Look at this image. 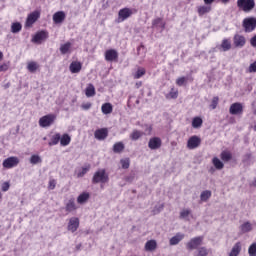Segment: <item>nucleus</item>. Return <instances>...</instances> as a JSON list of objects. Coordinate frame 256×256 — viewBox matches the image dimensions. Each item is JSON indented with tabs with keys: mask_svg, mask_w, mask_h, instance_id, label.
<instances>
[{
	"mask_svg": "<svg viewBox=\"0 0 256 256\" xmlns=\"http://www.w3.org/2000/svg\"><path fill=\"white\" fill-rule=\"evenodd\" d=\"M220 159L224 163H229V161H231V159H233V153H231V151H229V150H223L220 153Z\"/></svg>",
	"mask_w": 256,
	"mask_h": 256,
	"instance_id": "obj_20",
	"label": "nucleus"
},
{
	"mask_svg": "<svg viewBox=\"0 0 256 256\" xmlns=\"http://www.w3.org/2000/svg\"><path fill=\"white\" fill-rule=\"evenodd\" d=\"M144 133L139 130H133V132L130 134V139L132 141H138V139H141L143 137Z\"/></svg>",
	"mask_w": 256,
	"mask_h": 256,
	"instance_id": "obj_36",
	"label": "nucleus"
},
{
	"mask_svg": "<svg viewBox=\"0 0 256 256\" xmlns=\"http://www.w3.org/2000/svg\"><path fill=\"white\" fill-rule=\"evenodd\" d=\"M95 93V86L93 84H88V86L85 89L86 97H95Z\"/></svg>",
	"mask_w": 256,
	"mask_h": 256,
	"instance_id": "obj_31",
	"label": "nucleus"
},
{
	"mask_svg": "<svg viewBox=\"0 0 256 256\" xmlns=\"http://www.w3.org/2000/svg\"><path fill=\"white\" fill-rule=\"evenodd\" d=\"M94 137L98 141H104V139H107V137H109V130L107 128L97 129L94 132Z\"/></svg>",
	"mask_w": 256,
	"mask_h": 256,
	"instance_id": "obj_15",
	"label": "nucleus"
},
{
	"mask_svg": "<svg viewBox=\"0 0 256 256\" xmlns=\"http://www.w3.org/2000/svg\"><path fill=\"white\" fill-rule=\"evenodd\" d=\"M212 9L213 8L211 6L205 4L197 8V13L199 17H203V15H207V13H211Z\"/></svg>",
	"mask_w": 256,
	"mask_h": 256,
	"instance_id": "obj_19",
	"label": "nucleus"
},
{
	"mask_svg": "<svg viewBox=\"0 0 256 256\" xmlns=\"http://www.w3.org/2000/svg\"><path fill=\"white\" fill-rule=\"evenodd\" d=\"M9 70V64L3 63L0 65V73L8 71Z\"/></svg>",
	"mask_w": 256,
	"mask_h": 256,
	"instance_id": "obj_53",
	"label": "nucleus"
},
{
	"mask_svg": "<svg viewBox=\"0 0 256 256\" xmlns=\"http://www.w3.org/2000/svg\"><path fill=\"white\" fill-rule=\"evenodd\" d=\"M249 256H256V254H249Z\"/></svg>",
	"mask_w": 256,
	"mask_h": 256,
	"instance_id": "obj_64",
	"label": "nucleus"
},
{
	"mask_svg": "<svg viewBox=\"0 0 256 256\" xmlns=\"http://www.w3.org/2000/svg\"><path fill=\"white\" fill-rule=\"evenodd\" d=\"M221 49L225 51H230L231 49V40L224 38L221 43Z\"/></svg>",
	"mask_w": 256,
	"mask_h": 256,
	"instance_id": "obj_38",
	"label": "nucleus"
},
{
	"mask_svg": "<svg viewBox=\"0 0 256 256\" xmlns=\"http://www.w3.org/2000/svg\"><path fill=\"white\" fill-rule=\"evenodd\" d=\"M203 236H196L194 238H191L187 243H186V249L187 251H195V249H199L201 245H203Z\"/></svg>",
	"mask_w": 256,
	"mask_h": 256,
	"instance_id": "obj_4",
	"label": "nucleus"
},
{
	"mask_svg": "<svg viewBox=\"0 0 256 256\" xmlns=\"http://www.w3.org/2000/svg\"><path fill=\"white\" fill-rule=\"evenodd\" d=\"M55 119H57L55 114H47L39 119V125L43 128L51 127L55 123Z\"/></svg>",
	"mask_w": 256,
	"mask_h": 256,
	"instance_id": "obj_6",
	"label": "nucleus"
},
{
	"mask_svg": "<svg viewBox=\"0 0 256 256\" xmlns=\"http://www.w3.org/2000/svg\"><path fill=\"white\" fill-rule=\"evenodd\" d=\"M194 256H209V249H207L205 246H202L197 249V251L194 253Z\"/></svg>",
	"mask_w": 256,
	"mask_h": 256,
	"instance_id": "obj_33",
	"label": "nucleus"
},
{
	"mask_svg": "<svg viewBox=\"0 0 256 256\" xmlns=\"http://www.w3.org/2000/svg\"><path fill=\"white\" fill-rule=\"evenodd\" d=\"M248 254L256 255V243H253L252 245H250V247L248 248Z\"/></svg>",
	"mask_w": 256,
	"mask_h": 256,
	"instance_id": "obj_51",
	"label": "nucleus"
},
{
	"mask_svg": "<svg viewBox=\"0 0 256 256\" xmlns=\"http://www.w3.org/2000/svg\"><path fill=\"white\" fill-rule=\"evenodd\" d=\"M240 231L242 233H249V231H253V226L250 224V222H244L241 226H240Z\"/></svg>",
	"mask_w": 256,
	"mask_h": 256,
	"instance_id": "obj_35",
	"label": "nucleus"
},
{
	"mask_svg": "<svg viewBox=\"0 0 256 256\" xmlns=\"http://www.w3.org/2000/svg\"><path fill=\"white\" fill-rule=\"evenodd\" d=\"M137 13V9L135 8H122L118 12V23H123V21H127L131 15H135Z\"/></svg>",
	"mask_w": 256,
	"mask_h": 256,
	"instance_id": "obj_3",
	"label": "nucleus"
},
{
	"mask_svg": "<svg viewBox=\"0 0 256 256\" xmlns=\"http://www.w3.org/2000/svg\"><path fill=\"white\" fill-rule=\"evenodd\" d=\"M120 163L122 165V169H129V167L131 165V160H129V158L121 159Z\"/></svg>",
	"mask_w": 256,
	"mask_h": 256,
	"instance_id": "obj_45",
	"label": "nucleus"
},
{
	"mask_svg": "<svg viewBox=\"0 0 256 256\" xmlns=\"http://www.w3.org/2000/svg\"><path fill=\"white\" fill-rule=\"evenodd\" d=\"M166 23L163 21V18H156L152 21V27H160V29H165Z\"/></svg>",
	"mask_w": 256,
	"mask_h": 256,
	"instance_id": "obj_30",
	"label": "nucleus"
},
{
	"mask_svg": "<svg viewBox=\"0 0 256 256\" xmlns=\"http://www.w3.org/2000/svg\"><path fill=\"white\" fill-rule=\"evenodd\" d=\"M147 73V70L145 68L140 67L137 69V71L133 74L134 79H141L145 74Z\"/></svg>",
	"mask_w": 256,
	"mask_h": 256,
	"instance_id": "obj_40",
	"label": "nucleus"
},
{
	"mask_svg": "<svg viewBox=\"0 0 256 256\" xmlns=\"http://www.w3.org/2000/svg\"><path fill=\"white\" fill-rule=\"evenodd\" d=\"M65 211L67 213H72V211H77V205L75 204V198H71L65 205Z\"/></svg>",
	"mask_w": 256,
	"mask_h": 256,
	"instance_id": "obj_21",
	"label": "nucleus"
},
{
	"mask_svg": "<svg viewBox=\"0 0 256 256\" xmlns=\"http://www.w3.org/2000/svg\"><path fill=\"white\" fill-rule=\"evenodd\" d=\"M90 197L91 195L89 192H83L77 197V203H79V205H83V203H87V201H89Z\"/></svg>",
	"mask_w": 256,
	"mask_h": 256,
	"instance_id": "obj_25",
	"label": "nucleus"
},
{
	"mask_svg": "<svg viewBox=\"0 0 256 256\" xmlns=\"http://www.w3.org/2000/svg\"><path fill=\"white\" fill-rule=\"evenodd\" d=\"M101 111L104 115H110V113H113V105L109 102L104 103L101 107Z\"/></svg>",
	"mask_w": 256,
	"mask_h": 256,
	"instance_id": "obj_26",
	"label": "nucleus"
},
{
	"mask_svg": "<svg viewBox=\"0 0 256 256\" xmlns=\"http://www.w3.org/2000/svg\"><path fill=\"white\" fill-rule=\"evenodd\" d=\"M179 97V91L175 88H171L170 92L166 95V99H177Z\"/></svg>",
	"mask_w": 256,
	"mask_h": 256,
	"instance_id": "obj_41",
	"label": "nucleus"
},
{
	"mask_svg": "<svg viewBox=\"0 0 256 256\" xmlns=\"http://www.w3.org/2000/svg\"><path fill=\"white\" fill-rule=\"evenodd\" d=\"M185 239V234L177 233L174 237H172L169 241L170 245H179L181 241Z\"/></svg>",
	"mask_w": 256,
	"mask_h": 256,
	"instance_id": "obj_22",
	"label": "nucleus"
},
{
	"mask_svg": "<svg viewBox=\"0 0 256 256\" xmlns=\"http://www.w3.org/2000/svg\"><path fill=\"white\" fill-rule=\"evenodd\" d=\"M188 215H191V210L189 209H183L181 212H180V219H186V217Z\"/></svg>",
	"mask_w": 256,
	"mask_h": 256,
	"instance_id": "obj_49",
	"label": "nucleus"
},
{
	"mask_svg": "<svg viewBox=\"0 0 256 256\" xmlns=\"http://www.w3.org/2000/svg\"><path fill=\"white\" fill-rule=\"evenodd\" d=\"M230 115H243V104L240 102H235L230 105L229 108Z\"/></svg>",
	"mask_w": 256,
	"mask_h": 256,
	"instance_id": "obj_13",
	"label": "nucleus"
},
{
	"mask_svg": "<svg viewBox=\"0 0 256 256\" xmlns=\"http://www.w3.org/2000/svg\"><path fill=\"white\" fill-rule=\"evenodd\" d=\"M0 61H3V52L0 51Z\"/></svg>",
	"mask_w": 256,
	"mask_h": 256,
	"instance_id": "obj_61",
	"label": "nucleus"
},
{
	"mask_svg": "<svg viewBox=\"0 0 256 256\" xmlns=\"http://www.w3.org/2000/svg\"><path fill=\"white\" fill-rule=\"evenodd\" d=\"M79 225H80L79 218L72 217L69 219L67 229L71 233H75V231H77V229H79Z\"/></svg>",
	"mask_w": 256,
	"mask_h": 256,
	"instance_id": "obj_16",
	"label": "nucleus"
},
{
	"mask_svg": "<svg viewBox=\"0 0 256 256\" xmlns=\"http://www.w3.org/2000/svg\"><path fill=\"white\" fill-rule=\"evenodd\" d=\"M253 129H254V131L256 132V123H255V125L253 126Z\"/></svg>",
	"mask_w": 256,
	"mask_h": 256,
	"instance_id": "obj_62",
	"label": "nucleus"
},
{
	"mask_svg": "<svg viewBox=\"0 0 256 256\" xmlns=\"http://www.w3.org/2000/svg\"><path fill=\"white\" fill-rule=\"evenodd\" d=\"M205 5L211 6L215 3V0H203Z\"/></svg>",
	"mask_w": 256,
	"mask_h": 256,
	"instance_id": "obj_57",
	"label": "nucleus"
},
{
	"mask_svg": "<svg viewBox=\"0 0 256 256\" xmlns=\"http://www.w3.org/2000/svg\"><path fill=\"white\" fill-rule=\"evenodd\" d=\"M4 169H13V167H17L19 165V159L17 156H11L6 158L2 163Z\"/></svg>",
	"mask_w": 256,
	"mask_h": 256,
	"instance_id": "obj_10",
	"label": "nucleus"
},
{
	"mask_svg": "<svg viewBox=\"0 0 256 256\" xmlns=\"http://www.w3.org/2000/svg\"><path fill=\"white\" fill-rule=\"evenodd\" d=\"M65 17L66 15L63 11H58L53 14V22L55 23V25H59L63 23V21H65Z\"/></svg>",
	"mask_w": 256,
	"mask_h": 256,
	"instance_id": "obj_18",
	"label": "nucleus"
},
{
	"mask_svg": "<svg viewBox=\"0 0 256 256\" xmlns=\"http://www.w3.org/2000/svg\"><path fill=\"white\" fill-rule=\"evenodd\" d=\"M93 185H97V183H109V174L105 169H99L96 171L92 177Z\"/></svg>",
	"mask_w": 256,
	"mask_h": 256,
	"instance_id": "obj_1",
	"label": "nucleus"
},
{
	"mask_svg": "<svg viewBox=\"0 0 256 256\" xmlns=\"http://www.w3.org/2000/svg\"><path fill=\"white\" fill-rule=\"evenodd\" d=\"M157 249V241L155 240H149L145 244V251H155Z\"/></svg>",
	"mask_w": 256,
	"mask_h": 256,
	"instance_id": "obj_28",
	"label": "nucleus"
},
{
	"mask_svg": "<svg viewBox=\"0 0 256 256\" xmlns=\"http://www.w3.org/2000/svg\"><path fill=\"white\" fill-rule=\"evenodd\" d=\"M21 29H23V26L19 22L13 23L11 26V31L13 33H19V31H21Z\"/></svg>",
	"mask_w": 256,
	"mask_h": 256,
	"instance_id": "obj_44",
	"label": "nucleus"
},
{
	"mask_svg": "<svg viewBox=\"0 0 256 256\" xmlns=\"http://www.w3.org/2000/svg\"><path fill=\"white\" fill-rule=\"evenodd\" d=\"M105 61L117 63L119 61V52L115 49H108L104 53Z\"/></svg>",
	"mask_w": 256,
	"mask_h": 256,
	"instance_id": "obj_7",
	"label": "nucleus"
},
{
	"mask_svg": "<svg viewBox=\"0 0 256 256\" xmlns=\"http://www.w3.org/2000/svg\"><path fill=\"white\" fill-rule=\"evenodd\" d=\"M41 17L40 11H34L27 16L25 27H33L35 22Z\"/></svg>",
	"mask_w": 256,
	"mask_h": 256,
	"instance_id": "obj_11",
	"label": "nucleus"
},
{
	"mask_svg": "<svg viewBox=\"0 0 256 256\" xmlns=\"http://www.w3.org/2000/svg\"><path fill=\"white\" fill-rule=\"evenodd\" d=\"M253 185H254V187H256V179L254 180Z\"/></svg>",
	"mask_w": 256,
	"mask_h": 256,
	"instance_id": "obj_63",
	"label": "nucleus"
},
{
	"mask_svg": "<svg viewBox=\"0 0 256 256\" xmlns=\"http://www.w3.org/2000/svg\"><path fill=\"white\" fill-rule=\"evenodd\" d=\"M92 107V104L90 102H87V103H84L81 105V108L84 110V111H89V109Z\"/></svg>",
	"mask_w": 256,
	"mask_h": 256,
	"instance_id": "obj_54",
	"label": "nucleus"
},
{
	"mask_svg": "<svg viewBox=\"0 0 256 256\" xmlns=\"http://www.w3.org/2000/svg\"><path fill=\"white\" fill-rule=\"evenodd\" d=\"M46 39H49V32H47V30H42V31L37 32L33 36L32 42L40 45V43H43V41H45Z\"/></svg>",
	"mask_w": 256,
	"mask_h": 256,
	"instance_id": "obj_9",
	"label": "nucleus"
},
{
	"mask_svg": "<svg viewBox=\"0 0 256 256\" xmlns=\"http://www.w3.org/2000/svg\"><path fill=\"white\" fill-rule=\"evenodd\" d=\"M70 50H71V42H66L65 44H62L60 46V53L62 55H67V53H69Z\"/></svg>",
	"mask_w": 256,
	"mask_h": 256,
	"instance_id": "obj_37",
	"label": "nucleus"
},
{
	"mask_svg": "<svg viewBox=\"0 0 256 256\" xmlns=\"http://www.w3.org/2000/svg\"><path fill=\"white\" fill-rule=\"evenodd\" d=\"M37 69H39V64L35 61H30L27 63V70L30 73H35V71H37Z\"/></svg>",
	"mask_w": 256,
	"mask_h": 256,
	"instance_id": "obj_34",
	"label": "nucleus"
},
{
	"mask_svg": "<svg viewBox=\"0 0 256 256\" xmlns=\"http://www.w3.org/2000/svg\"><path fill=\"white\" fill-rule=\"evenodd\" d=\"M241 249H242L241 242L235 243L230 253L228 254V256H239L241 253Z\"/></svg>",
	"mask_w": 256,
	"mask_h": 256,
	"instance_id": "obj_23",
	"label": "nucleus"
},
{
	"mask_svg": "<svg viewBox=\"0 0 256 256\" xmlns=\"http://www.w3.org/2000/svg\"><path fill=\"white\" fill-rule=\"evenodd\" d=\"M42 159H41V157L39 156V155H32L31 157H30V163H31V165H37V163H42Z\"/></svg>",
	"mask_w": 256,
	"mask_h": 256,
	"instance_id": "obj_43",
	"label": "nucleus"
},
{
	"mask_svg": "<svg viewBox=\"0 0 256 256\" xmlns=\"http://www.w3.org/2000/svg\"><path fill=\"white\" fill-rule=\"evenodd\" d=\"M71 143V136L67 133L60 135V145L61 147H67Z\"/></svg>",
	"mask_w": 256,
	"mask_h": 256,
	"instance_id": "obj_24",
	"label": "nucleus"
},
{
	"mask_svg": "<svg viewBox=\"0 0 256 256\" xmlns=\"http://www.w3.org/2000/svg\"><path fill=\"white\" fill-rule=\"evenodd\" d=\"M221 1V3L223 4V5H227V3H229V1H231V0H220Z\"/></svg>",
	"mask_w": 256,
	"mask_h": 256,
	"instance_id": "obj_60",
	"label": "nucleus"
},
{
	"mask_svg": "<svg viewBox=\"0 0 256 256\" xmlns=\"http://www.w3.org/2000/svg\"><path fill=\"white\" fill-rule=\"evenodd\" d=\"M135 87H136V89H140V87H143V82L142 81L136 82Z\"/></svg>",
	"mask_w": 256,
	"mask_h": 256,
	"instance_id": "obj_58",
	"label": "nucleus"
},
{
	"mask_svg": "<svg viewBox=\"0 0 256 256\" xmlns=\"http://www.w3.org/2000/svg\"><path fill=\"white\" fill-rule=\"evenodd\" d=\"M242 27L245 33H253V30L256 29V18L255 17L245 18L242 22Z\"/></svg>",
	"mask_w": 256,
	"mask_h": 256,
	"instance_id": "obj_5",
	"label": "nucleus"
},
{
	"mask_svg": "<svg viewBox=\"0 0 256 256\" xmlns=\"http://www.w3.org/2000/svg\"><path fill=\"white\" fill-rule=\"evenodd\" d=\"M185 83H187V77H185V76L179 77L176 80V85H178V87H183V85H185Z\"/></svg>",
	"mask_w": 256,
	"mask_h": 256,
	"instance_id": "obj_47",
	"label": "nucleus"
},
{
	"mask_svg": "<svg viewBox=\"0 0 256 256\" xmlns=\"http://www.w3.org/2000/svg\"><path fill=\"white\" fill-rule=\"evenodd\" d=\"M55 187H57V180L50 179L49 182H48V189L50 191H53V189H55Z\"/></svg>",
	"mask_w": 256,
	"mask_h": 256,
	"instance_id": "obj_48",
	"label": "nucleus"
},
{
	"mask_svg": "<svg viewBox=\"0 0 256 256\" xmlns=\"http://www.w3.org/2000/svg\"><path fill=\"white\" fill-rule=\"evenodd\" d=\"M249 73H256V61H254L252 64H250L248 68Z\"/></svg>",
	"mask_w": 256,
	"mask_h": 256,
	"instance_id": "obj_52",
	"label": "nucleus"
},
{
	"mask_svg": "<svg viewBox=\"0 0 256 256\" xmlns=\"http://www.w3.org/2000/svg\"><path fill=\"white\" fill-rule=\"evenodd\" d=\"M60 140H61V134H60V133H56V134H54V135L51 137V139H50L48 145H49L50 147H53V146H55V145H59Z\"/></svg>",
	"mask_w": 256,
	"mask_h": 256,
	"instance_id": "obj_27",
	"label": "nucleus"
},
{
	"mask_svg": "<svg viewBox=\"0 0 256 256\" xmlns=\"http://www.w3.org/2000/svg\"><path fill=\"white\" fill-rule=\"evenodd\" d=\"M212 165H214L215 169L218 171H221V169L225 167V164H223V162L218 157H214L212 159Z\"/></svg>",
	"mask_w": 256,
	"mask_h": 256,
	"instance_id": "obj_29",
	"label": "nucleus"
},
{
	"mask_svg": "<svg viewBox=\"0 0 256 256\" xmlns=\"http://www.w3.org/2000/svg\"><path fill=\"white\" fill-rule=\"evenodd\" d=\"M9 187H11V184H9V182H4L2 184L1 189H2V191L6 192L9 189Z\"/></svg>",
	"mask_w": 256,
	"mask_h": 256,
	"instance_id": "obj_55",
	"label": "nucleus"
},
{
	"mask_svg": "<svg viewBox=\"0 0 256 256\" xmlns=\"http://www.w3.org/2000/svg\"><path fill=\"white\" fill-rule=\"evenodd\" d=\"M217 105H219V96H214L210 104V109H217Z\"/></svg>",
	"mask_w": 256,
	"mask_h": 256,
	"instance_id": "obj_46",
	"label": "nucleus"
},
{
	"mask_svg": "<svg viewBox=\"0 0 256 256\" xmlns=\"http://www.w3.org/2000/svg\"><path fill=\"white\" fill-rule=\"evenodd\" d=\"M113 151L114 153H123L125 151V144L123 142H116L113 145Z\"/></svg>",
	"mask_w": 256,
	"mask_h": 256,
	"instance_id": "obj_32",
	"label": "nucleus"
},
{
	"mask_svg": "<svg viewBox=\"0 0 256 256\" xmlns=\"http://www.w3.org/2000/svg\"><path fill=\"white\" fill-rule=\"evenodd\" d=\"M233 45L236 49H243L247 45V38L242 34H235L233 37Z\"/></svg>",
	"mask_w": 256,
	"mask_h": 256,
	"instance_id": "obj_8",
	"label": "nucleus"
},
{
	"mask_svg": "<svg viewBox=\"0 0 256 256\" xmlns=\"http://www.w3.org/2000/svg\"><path fill=\"white\" fill-rule=\"evenodd\" d=\"M203 125V119L201 117H194L192 120V127L194 129H199Z\"/></svg>",
	"mask_w": 256,
	"mask_h": 256,
	"instance_id": "obj_39",
	"label": "nucleus"
},
{
	"mask_svg": "<svg viewBox=\"0 0 256 256\" xmlns=\"http://www.w3.org/2000/svg\"><path fill=\"white\" fill-rule=\"evenodd\" d=\"M89 169H91L90 165L83 167L82 171L78 173V177H84L85 175H87V172L89 171Z\"/></svg>",
	"mask_w": 256,
	"mask_h": 256,
	"instance_id": "obj_50",
	"label": "nucleus"
},
{
	"mask_svg": "<svg viewBox=\"0 0 256 256\" xmlns=\"http://www.w3.org/2000/svg\"><path fill=\"white\" fill-rule=\"evenodd\" d=\"M211 195V190L203 191L200 195V199L201 201H209V199H211Z\"/></svg>",
	"mask_w": 256,
	"mask_h": 256,
	"instance_id": "obj_42",
	"label": "nucleus"
},
{
	"mask_svg": "<svg viewBox=\"0 0 256 256\" xmlns=\"http://www.w3.org/2000/svg\"><path fill=\"white\" fill-rule=\"evenodd\" d=\"M250 45L252 47H256V35H254L251 39H250Z\"/></svg>",
	"mask_w": 256,
	"mask_h": 256,
	"instance_id": "obj_56",
	"label": "nucleus"
},
{
	"mask_svg": "<svg viewBox=\"0 0 256 256\" xmlns=\"http://www.w3.org/2000/svg\"><path fill=\"white\" fill-rule=\"evenodd\" d=\"M69 69L70 73H81V69H83V64L79 61H72Z\"/></svg>",
	"mask_w": 256,
	"mask_h": 256,
	"instance_id": "obj_17",
	"label": "nucleus"
},
{
	"mask_svg": "<svg viewBox=\"0 0 256 256\" xmlns=\"http://www.w3.org/2000/svg\"><path fill=\"white\" fill-rule=\"evenodd\" d=\"M201 146V138L197 135L191 136L187 141V148L190 150L197 149Z\"/></svg>",
	"mask_w": 256,
	"mask_h": 256,
	"instance_id": "obj_12",
	"label": "nucleus"
},
{
	"mask_svg": "<svg viewBox=\"0 0 256 256\" xmlns=\"http://www.w3.org/2000/svg\"><path fill=\"white\" fill-rule=\"evenodd\" d=\"M9 87H11V83L10 82H8V83L3 85L4 89H9Z\"/></svg>",
	"mask_w": 256,
	"mask_h": 256,
	"instance_id": "obj_59",
	"label": "nucleus"
},
{
	"mask_svg": "<svg viewBox=\"0 0 256 256\" xmlns=\"http://www.w3.org/2000/svg\"><path fill=\"white\" fill-rule=\"evenodd\" d=\"M163 145V141L159 137H152L150 138L148 142V147L152 151H155L157 149H161V146Z\"/></svg>",
	"mask_w": 256,
	"mask_h": 256,
	"instance_id": "obj_14",
	"label": "nucleus"
},
{
	"mask_svg": "<svg viewBox=\"0 0 256 256\" xmlns=\"http://www.w3.org/2000/svg\"><path fill=\"white\" fill-rule=\"evenodd\" d=\"M236 5L240 11L251 13L255 9V0H237Z\"/></svg>",
	"mask_w": 256,
	"mask_h": 256,
	"instance_id": "obj_2",
	"label": "nucleus"
}]
</instances>
